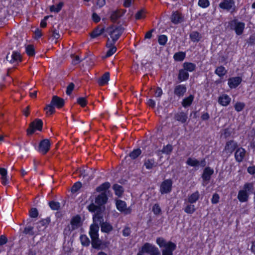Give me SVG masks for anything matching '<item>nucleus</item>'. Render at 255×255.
I'll return each instance as SVG.
<instances>
[{"mask_svg":"<svg viewBox=\"0 0 255 255\" xmlns=\"http://www.w3.org/2000/svg\"><path fill=\"white\" fill-rule=\"evenodd\" d=\"M107 200L106 193L102 192L95 198V202L92 201L88 206V209L90 212H95V214H103L105 209L104 205L107 203Z\"/></svg>","mask_w":255,"mask_h":255,"instance_id":"1","label":"nucleus"},{"mask_svg":"<svg viewBox=\"0 0 255 255\" xmlns=\"http://www.w3.org/2000/svg\"><path fill=\"white\" fill-rule=\"evenodd\" d=\"M65 101L63 99L57 96H54L52 98L50 103L46 106L44 108V110L47 111L46 112L47 114L49 113L51 115L55 112V107L61 108L63 107Z\"/></svg>","mask_w":255,"mask_h":255,"instance_id":"2","label":"nucleus"},{"mask_svg":"<svg viewBox=\"0 0 255 255\" xmlns=\"http://www.w3.org/2000/svg\"><path fill=\"white\" fill-rule=\"evenodd\" d=\"M125 30L121 25L119 26L112 25L107 28L105 31L114 40H118Z\"/></svg>","mask_w":255,"mask_h":255,"instance_id":"3","label":"nucleus"},{"mask_svg":"<svg viewBox=\"0 0 255 255\" xmlns=\"http://www.w3.org/2000/svg\"><path fill=\"white\" fill-rule=\"evenodd\" d=\"M93 219L94 223L101 225L102 232L108 233L113 230V227L110 224L104 222L103 214H94Z\"/></svg>","mask_w":255,"mask_h":255,"instance_id":"4","label":"nucleus"},{"mask_svg":"<svg viewBox=\"0 0 255 255\" xmlns=\"http://www.w3.org/2000/svg\"><path fill=\"white\" fill-rule=\"evenodd\" d=\"M81 217L77 215L73 217L70 222V225H68L64 230V233L69 235L71 232L77 229L80 226Z\"/></svg>","mask_w":255,"mask_h":255,"instance_id":"5","label":"nucleus"},{"mask_svg":"<svg viewBox=\"0 0 255 255\" xmlns=\"http://www.w3.org/2000/svg\"><path fill=\"white\" fill-rule=\"evenodd\" d=\"M230 27L232 30H234L235 31L237 35H240L244 32L245 23L239 21L237 19H234L231 22Z\"/></svg>","mask_w":255,"mask_h":255,"instance_id":"6","label":"nucleus"},{"mask_svg":"<svg viewBox=\"0 0 255 255\" xmlns=\"http://www.w3.org/2000/svg\"><path fill=\"white\" fill-rule=\"evenodd\" d=\"M43 122L41 120L36 119L29 124V128L27 129V134L30 135L33 134L36 129L41 131Z\"/></svg>","mask_w":255,"mask_h":255,"instance_id":"7","label":"nucleus"},{"mask_svg":"<svg viewBox=\"0 0 255 255\" xmlns=\"http://www.w3.org/2000/svg\"><path fill=\"white\" fill-rule=\"evenodd\" d=\"M141 251L150 255H160L158 249L152 244L146 243L141 248Z\"/></svg>","mask_w":255,"mask_h":255,"instance_id":"8","label":"nucleus"},{"mask_svg":"<svg viewBox=\"0 0 255 255\" xmlns=\"http://www.w3.org/2000/svg\"><path fill=\"white\" fill-rule=\"evenodd\" d=\"M172 181L170 179L164 180L160 187V192L161 194L169 193L172 190Z\"/></svg>","mask_w":255,"mask_h":255,"instance_id":"9","label":"nucleus"},{"mask_svg":"<svg viewBox=\"0 0 255 255\" xmlns=\"http://www.w3.org/2000/svg\"><path fill=\"white\" fill-rule=\"evenodd\" d=\"M238 147V143L234 140H230L226 142L224 151L229 155H231Z\"/></svg>","mask_w":255,"mask_h":255,"instance_id":"10","label":"nucleus"},{"mask_svg":"<svg viewBox=\"0 0 255 255\" xmlns=\"http://www.w3.org/2000/svg\"><path fill=\"white\" fill-rule=\"evenodd\" d=\"M50 143L48 139L41 140L38 145V151L43 154H46L50 149Z\"/></svg>","mask_w":255,"mask_h":255,"instance_id":"11","label":"nucleus"},{"mask_svg":"<svg viewBox=\"0 0 255 255\" xmlns=\"http://www.w3.org/2000/svg\"><path fill=\"white\" fill-rule=\"evenodd\" d=\"M126 12V9H117L111 12L110 20L113 22H116L118 19L123 16Z\"/></svg>","mask_w":255,"mask_h":255,"instance_id":"12","label":"nucleus"},{"mask_svg":"<svg viewBox=\"0 0 255 255\" xmlns=\"http://www.w3.org/2000/svg\"><path fill=\"white\" fill-rule=\"evenodd\" d=\"M176 249V245L171 242H168L167 246L162 250V255H173V252Z\"/></svg>","mask_w":255,"mask_h":255,"instance_id":"13","label":"nucleus"},{"mask_svg":"<svg viewBox=\"0 0 255 255\" xmlns=\"http://www.w3.org/2000/svg\"><path fill=\"white\" fill-rule=\"evenodd\" d=\"M6 60L9 62L13 63L14 62H19L21 61V56L20 53L17 51H13L10 55L8 54L6 57Z\"/></svg>","mask_w":255,"mask_h":255,"instance_id":"14","label":"nucleus"},{"mask_svg":"<svg viewBox=\"0 0 255 255\" xmlns=\"http://www.w3.org/2000/svg\"><path fill=\"white\" fill-rule=\"evenodd\" d=\"M219 6L222 9L230 11L234 9L235 2L233 0H223L219 4Z\"/></svg>","mask_w":255,"mask_h":255,"instance_id":"15","label":"nucleus"},{"mask_svg":"<svg viewBox=\"0 0 255 255\" xmlns=\"http://www.w3.org/2000/svg\"><path fill=\"white\" fill-rule=\"evenodd\" d=\"M246 155V151L243 147H239L236 149L235 153L236 160L238 162L243 161Z\"/></svg>","mask_w":255,"mask_h":255,"instance_id":"16","label":"nucleus"},{"mask_svg":"<svg viewBox=\"0 0 255 255\" xmlns=\"http://www.w3.org/2000/svg\"><path fill=\"white\" fill-rule=\"evenodd\" d=\"M116 206L119 211L124 212L126 214H129L131 213V210L127 208V205L125 201L121 200H117Z\"/></svg>","mask_w":255,"mask_h":255,"instance_id":"17","label":"nucleus"},{"mask_svg":"<svg viewBox=\"0 0 255 255\" xmlns=\"http://www.w3.org/2000/svg\"><path fill=\"white\" fill-rule=\"evenodd\" d=\"M242 81V79L240 77H236L230 78L228 79V85L231 89L236 88Z\"/></svg>","mask_w":255,"mask_h":255,"instance_id":"18","label":"nucleus"},{"mask_svg":"<svg viewBox=\"0 0 255 255\" xmlns=\"http://www.w3.org/2000/svg\"><path fill=\"white\" fill-rule=\"evenodd\" d=\"M174 118L177 121L182 124L185 123L188 119V115L186 113L184 112H179L174 115Z\"/></svg>","mask_w":255,"mask_h":255,"instance_id":"19","label":"nucleus"},{"mask_svg":"<svg viewBox=\"0 0 255 255\" xmlns=\"http://www.w3.org/2000/svg\"><path fill=\"white\" fill-rule=\"evenodd\" d=\"M187 90L186 87L184 85H178L175 87L174 94L179 97H182L186 93Z\"/></svg>","mask_w":255,"mask_h":255,"instance_id":"20","label":"nucleus"},{"mask_svg":"<svg viewBox=\"0 0 255 255\" xmlns=\"http://www.w3.org/2000/svg\"><path fill=\"white\" fill-rule=\"evenodd\" d=\"M50 222L49 218L43 219L37 223V229L38 232L44 231V229L47 227Z\"/></svg>","mask_w":255,"mask_h":255,"instance_id":"21","label":"nucleus"},{"mask_svg":"<svg viewBox=\"0 0 255 255\" xmlns=\"http://www.w3.org/2000/svg\"><path fill=\"white\" fill-rule=\"evenodd\" d=\"M183 20V16L177 11L174 12L171 17V21L175 24L182 22Z\"/></svg>","mask_w":255,"mask_h":255,"instance_id":"22","label":"nucleus"},{"mask_svg":"<svg viewBox=\"0 0 255 255\" xmlns=\"http://www.w3.org/2000/svg\"><path fill=\"white\" fill-rule=\"evenodd\" d=\"M214 173V170L210 167H206L202 175V178L204 181H209L210 180L211 175Z\"/></svg>","mask_w":255,"mask_h":255,"instance_id":"23","label":"nucleus"},{"mask_svg":"<svg viewBox=\"0 0 255 255\" xmlns=\"http://www.w3.org/2000/svg\"><path fill=\"white\" fill-rule=\"evenodd\" d=\"M99 226L98 225V223H94V224L91 225L90 230L89 232L91 238L99 237Z\"/></svg>","mask_w":255,"mask_h":255,"instance_id":"24","label":"nucleus"},{"mask_svg":"<svg viewBox=\"0 0 255 255\" xmlns=\"http://www.w3.org/2000/svg\"><path fill=\"white\" fill-rule=\"evenodd\" d=\"M231 100L230 97L228 95L224 94L219 97L218 102L223 106H227L230 104Z\"/></svg>","mask_w":255,"mask_h":255,"instance_id":"25","label":"nucleus"},{"mask_svg":"<svg viewBox=\"0 0 255 255\" xmlns=\"http://www.w3.org/2000/svg\"><path fill=\"white\" fill-rule=\"evenodd\" d=\"M144 165L147 169H151L153 167H155L157 165V163L154 159H145L144 163Z\"/></svg>","mask_w":255,"mask_h":255,"instance_id":"26","label":"nucleus"},{"mask_svg":"<svg viewBox=\"0 0 255 255\" xmlns=\"http://www.w3.org/2000/svg\"><path fill=\"white\" fill-rule=\"evenodd\" d=\"M188 78L189 74L185 70L182 69L179 71L178 79L180 82L186 81Z\"/></svg>","mask_w":255,"mask_h":255,"instance_id":"27","label":"nucleus"},{"mask_svg":"<svg viewBox=\"0 0 255 255\" xmlns=\"http://www.w3.org/2000/svg\"><path fill=\"white\" fill-rule=\"evenodd\" d=\"M249 196L248 193L243 190H240L238 195V199L241 202H245L248 201Z\"/></svg>","mask_w":255,"mask_h":255,"instance_id":"28","label":"nucleus"},{"mask_svg":"<svg viewBox=\"0 0 255 255\" xmlns=\"http://www.w3.org/2000/svg\"><path fill=\"white\" fill-rule=\"evenodd\" d=\"M190 38L192 42H198L202 38V35L197 31H192L190 34Z\"/></svg>","mask_w":255,"mask_h":255,"instance_id":"29","label":"nucleus"},{"mask_svg":"<svg viewBox=\"0 0 255 255\" xmlns=\"http://www.w3.org/2000/svg\"><path fill=\"white\" fill-rule=\"evenodd\" d=\"M106 29L104 27L100 29V26H98L96 28H95L93 31L91 33V36L93 38H95L100 35H101Z\"/></svg>","mask_w":255,"mask_h":255,"instance_id":"30","label":"nucleus"},{"mask_svg":"<svg viewBox=\"0 0 255 255\" xmlns=\"http://www.w3.org/2000/svg\"><path fill=\"white\" fill-rule=\"evenodd\" d=\"M110 79L109 72H106L98 80V84L103 86L107 84Z\"/></svg>","mask_w":255,"mask_h":255,"instance_id":"31","label":"nucleus"},{"mask_svg":"<svg viewBox=\"0 0 255 255\" xmlns=\"http://www.w3.org/2000/svg\"><path fill=\"white\" fill-rule=\"evenodd\" d=\"M243 190L245 192L248 193L249 195L251 194L254 193V186L252 183H247L243 187Z\"/></svg>","mask_w":255,"mask_h":255,"instance_id":"32","label":"nucleus"},{"mask_svg":"<svg viewBox=\"0 0 255 255\" xmlns=\"http://www.w3.org/2000/svg\"><path fill=\"white\" fill-rule=\"evenodd\" d=\"M199 192L197 191L188 197V202L190 204L194 203L199 199Z\"/></svg>","mask_w":255,"mask_h":255,"instance_id":"33","label":"nucleus"},{"mask_svg":"<svg viewBox=\"0 0 255 255\" xmlns=\"http://www.w3.org/2000/svg\"><path fill=\"white\" fill-rule=\"evenodd\" d=\"M183 69L185 70L187 72H193L196 69V65L194 63L190 62H185L183 64Z\"/></svg>","mask_w":255,"mask_h":255,"instance_id":"34","label":"nucleus"},{"mask_svg":"<svg viewBox=\"0 0 255 255\" xmlns=\"http://www.w3.org/2000/svg\"><path fill=\"white\" fill-rule=\"evenodd\" d=\"M92 247L95 249H100L102 245V241L99 239V237L91 238Z\"/></svg>","mask_w":255,"mask_h":255,"instance_id":"35","label":"nucleus"},{"mask_svg":"<svg viewBox=\"0 0 255 255\" xmlns=\"http://www.w3.org/2000/svg\"><path fill=\"white\" fill-rule=\"evenodd\" d=\"M113 188L115 191L116 195L118 196H121L122 195L124 192V189L122 186L116 184L113 185Z\"/></svg>","mask_w":255,"mask_h":255,"instance_id":"36","label":"nucleus"},{"mask_svg":"<svg viewBox=\"0 0 255 255\" xmlns=\"http://www.w3.org/2000/svg\"><path fill=\"white\" fill-rule=\"evenodd\" d=\"M193 99L194 96L192 95H190L188 97L183 99L182 102V106L184 107L190 106L193 101Z\"/></svg>","mask_w":255,"mask_h":255,"instance_id":"37","label":"nucleus"},{"mask_svg":"<svg viewBox=\"0 0 255 255\" xmlns=\"http://www.w3.org/2000/svg\"><path fill=\"white\" fill-rule=\"evenodd\" d=\"M110 187V183L107 182L103 183L99 187L96 188V191L97 192H105L107 190H108Z\"/></svg>","mask_w":255,"mask_h":255,"instance_id":"38","label":"nucleus"},{"mask_svg":"<svg viewBox=\"0 0 255 255\" xmlns=\"http://www.w3.org/2000/svg\"><path fill=\"white\" fill-rule=\"evenodd\" d=\"M173 150V146L172 145L168 144L166 146H164L161 150L158 152L166 154H170Z\"/></svg>","mask_w":255,"mask_h":255,"instance_id":"39","label":"nucleus"},{"mask_svg":"<svg viewBox=\"0 0 255 255\" xmlns=\"http://www.w3.org/2000/svg\"><path fill=\"white\" fill-rule=\"evenodd\" d=\"M186 163L189 166L192 167H197L199 165V161L195 158L189 157L187 159Z\"/></svg>","mask_w":255,"mask_h":255,"instance_id":"40","label":"nucleus"},{"mask_svg":"<svg viewBox=\"0 0 255 255\" xmlns=\"http://www.w3.org/2000/svg\"><path fill=\"white\" fill-rule=\"evenodd\" d=\"M185 57V53L183 52H179L175 53L174 58L175 60L178 61H183Z\"/></svg>","mask_w":255,"mask_h":255,"instance_id":"41","label":"nucleus"},{"mask_svg":"<svg viewBox=\"0 0 255 255\" xmlns=\"http://www.w3.org/2000/svg\"><path fill=\"white\" fill-rule=\"evenodd\" d=\"M141 153V151L139 148H137L134 149L132 152H131L129 156L132 159H136L139 155H140Z\"/></svg>","mask_w":255,"mask_h":255,"instance_id":"42","label":"nucleus"},{"mask_svg":"<svg viewBox=\"0 0 255 255\" xmlns=\"http://www.w3.org/2000/svg\"><path fill=\"white\" fill-rule=\"evenodd\" d=\"M227 73L224 67L221 66L218 67L215 70V73L219 77H222L225 75Z\"/></svg>","mask_w":255,"mask_h":255,"instance_id":"43","label":"nucleus"},{"mask_svg":"<svg viewBox=\"0 0 255 255\" xmlns=\"http://www.w3.org/2000/svg\"><path fill=\"white\" fill-rule=\"evenodd\" d=\"M34 228L31 226H28L24 228L22 233L25 235H29L30 236H33L35 233L33 230Z\"/></svg>","mask_w":255,"mask_h":255,"instance_id":"44","label":"nucleus"},{"mask_svg":"<svg viewBox=\"0 0 255 255\" xmlns=\"http://www.w3.org/2000/svg\"><path fill=\"white\" fill-rule=\"evenodd\" d=\"M196 211V208L194 205L191 204H187L186 207L184 209V211L187 214H192Z\"/></svg>","mask_w":255,"mask_h":255,"instance_id":"45","label":"nucleus"},{"mask_svg":"<svg viewBox=\"0 0 255 255\" xmlns=\"http://www.w3.org/2000/svg\"><path fill=\"white\" fill-rule=\"evenodd\" d=\"M156 242L157 244L159 246L160 248H165L168 245L166 241L163 238H157L156 239Z\"/></svg>","mask_w":255,"mask_h":255,"instance_id":"46","label":"nucleus"},{"mask_svg":"<svg viewBox=\"0 0 255 255\" xmlns=\"http://www.w3.org/2000/svg\"><path fill=\"white\" fill-rule=\"evenodd\" d=\"M80 241L81 244L84 246H88L90 245V241L89 239L85 235L80 236Z\"/></svg>","mask_w":255,"mask_h":255,"instance_id":"47","label":"nucleus"},{"mask_svg":"<svg viewBox=\"0 0 255 255\" xmlns=\"http://www.w3.org/2000/svg\"><path fill=\"white\" fill-rule=\"evenodd\" d=\"M26 52L29 56H32L35 54V50L32 45H28L26 46Z\"/></svg>","mask_w":255,"mask_h":255,"instance_id":"48","label":"nucleus"},{"mask_svg":"<svg viewBox=\"0 0 255 255\" xmlns=\"http://www.w3.org/2000/svg\"><path fill=\"white\" fill-rule=\"evenodd\" d=\"M167 41V37L165 35H160L158 36V42L160 45L164 46Z\"/></svg>","mask_w":255,"mask_h":255,"instance_id":"49","label":"nucleus"},{"mask_svg":"<svg viewBox=\"0 0 255 255\" xmlns=\"http://www.w3.org/2000/svg\"><path fill=\"white\" fill-rule=\"evenodd\" d=\"M63 5V3L62 2H60L57 5H53L51 6L50 9L51 11L58 12L61 10Z\"/></svg>","mask_w":255,"mask_h":255,"instance_id":"50","label":"nucleus"},{"mask_svg":"<svg viewBox=\"0 0 255 255\" xmlns=\"http://www.w3.org/2000/svg\"><path fill=\"white\" fill-rule=\"evenodd\" d=\"M49 205L53 210H58L60 207V203L53 201L49 202Z\"/></svg>","mask_w":255,"mask_h":255,"instance_id":"51","label":"nucleus"},{"mask_svg":"<svg viewBox=\"0 0 255 255\" xmlns=\"http://www.w3.org/2000/svg\"><path fill=\"white\" fill-rule=\"evenodd\" d=\"M152 211L155 215H159L161 214V209L158 204H155L153 205Z\"/></svg>","mask_w":255,"mask_h":255,"instance_id":"52","label":"nucleus"},{"mask_svg":"<svg viewBox=\"0 0 255 255\" xmlns=\"http://www.w3.org/2000/svg\"><path fill=\"white\" fill-rule=\"evenodd\" d=\"M29 215L31 218H36L38 215L37 209L35 208H32L29 211Z\"/></svg>","mask_w":255,"mask_h":255,"instance_id":"53","label":"nucleus"},{"mask_svg":"<svg viewBox=\"0 0 255 255\" xmlns=\"http://www.w3.org/2000/svg\"><path fill=\"white\" fill-rule=\"evenodd\" d=\"M82 186V184L80 182H77L73 185L71 188V192L72 193L76 192Z\"/></svg>","mask_w":255,"mask_h":255,"instance_id":"54","label":"nucleus"},{"mask_svg":"<svg viewBox=\"0 0 255 255\" xmlns=\"http://www.w3.org/2000/svg\"><path fill=\"white\" fill-rule=\"evenodd\" d=\"M245 106V105L244 103L241 102H238L236 104L235 106V109L237 112H240L244 109Z\"/></svg>","mask_w":255,"mask_h":255,"instance_id":"55","label":"nucleus"},{"mask_svg":"<svg viewBox=\"0 0 255 255\" xmlns=\"http://www.w3.org/2000/svg\"><path fill=\"white\" fill-rule=\"evenodd\" d=\"M198 5L203 8L207 7L209 5V1L208 0H199Z\"/></svg>","mask_w":255,"mask_h":255,"instance_id":"56","label":"nucleus"},{"mask_svg":"<svg viewBox=\"0 0 255 255\" xmlns=\"http://www.w3.org/2000/svg\"><path fill=\"white\" fill-rule=\"evenodd\" d=\"M77 103L82 107H84L87 105V101L85 98L80 97L77 99Z\"/></svg>","mask_w":255,"mask_h":255,"instance_id":"57","label":"nucleus"},{"mask_svg":"<svg viewBox=\"0 0 255 255\" xmlns=\"http://www.w3.org/2000/svg\"><path fill=\"white\" fill-rule=\"evenodd\" d=\"M75 87V85L73 83H70L68 86L67 87L66 93L68 95H70L72 91L73 90Z\"/></svg>","mask_w":255,"mask_h":255,"instance_id":"58","label":"nucleus"},{"mask_svg":"<svg viewBox=\"0 0 255 255\" xmlns=\"http://www.w3.org/2000/svg\"><path fill=\"white\" fill-rule=\"evenodd\" d=\"M123 235L124 237H128L131 233V229L128 227H125L122 231Z\"/></svg>","mask_w":255,"mask_h":255,"instance_id":"59","label":"nucleus"},{"mask_svg":"<svg viewBox=\"0 0 255 255\" xmlns=\"http://www.w3.org/2000/svg\"><path fill=\"white\" fill-rule=\"evenodd\" d=\"M117 51L116 47L110 48L109 49L107 52L106 55L105 56L106 57H109L114 54Z\"/></svg>","mask_w":255,"mask_h":255,"instance_id":"60","label":"nucleus"},{"mask_svg":"<svg viewBox=\"0 0 255 255\" xmlns=\"http://www.w3.org/2000/svg\"><path fill=\"white\" fill-rule=\"evenodd\" d=\"M117 40H114V39H112V40H110L109 38H108L107 43H106V46L107 48H110L112 47H114L115 44Z\"/></svg>","mask_w":255,"mask_h":255,"instance_id":"61","label":"nucleus"},{"mask_svg":"<svg viewBox=\"0 0 255 255\" xmlns=\"http://www.w3.org/2000/svg\"><path fill=\"white\" fill-rule=\"evenodd\" d=\"M219 199L220 197L217 193L214 194L211 199L212 204H217L219 202Z\"/></svg>","mask_w":255,"mask_h":255,"instance_id":"62","label":"nucleus"},{"mask_svg":"<svg viewBox=\"0 0 255 255\" xmlns=\"http://www.w3.org/2000/svg\"><path fill=\"white\" fill-rule=\"evenodd\" d=\"M51 32L52 34L51 35V37L52 39H58L60 37V34L57 30H53Z\"/></svg>","mask_w":255,"mask_h":255,"instance_id":"63","label":"nucleus"},{"mask_svg":"<svg viewBox=\"0 0 255 255\" xmlns=\"http://www.w3.org/2000/svg\"><path fill=\"white\" fill-rule=\"evenodd\" d=\"M7 242V239L4 235L0 237V246L5 245Z\"/></svg>","mask_w":255,"mask_h":255,"instance_id":"64","label":"nucleus"}]
</instances>
